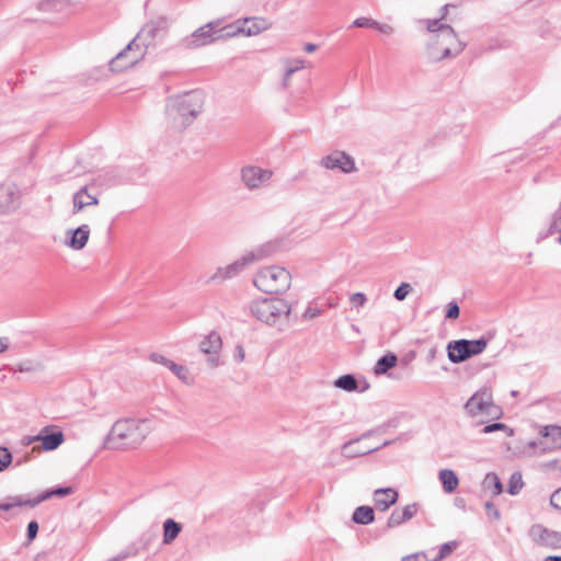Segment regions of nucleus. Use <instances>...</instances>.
<instances>
[{
  "label": "nucleus",
  "instance_id": "1a4fd4ad",
  "mask_svg": "<svg viewBox=\"0 0 561 561\" xmlns=\"http://www.w3.org/2000/svg\"><path fill=\"white\" fill-rule=\"evenodd\" d=\"M146 55L140 43L134 38L122 51H119L110 62V68L114 72L124 71L137 62H139Z\"/></svg>",
  "mask_w": 561,
  "mask_h": 561
},
{
  "label": "nucleus",
  "instance_id": "de8ad7c7",
  "mask_svg": "<svg viewBox=\"0 0 561 561\" xmlns=\"http://www.w3.org/2000/svg\"><path fill=\"white\" fill-rule=\"evenodd\" d=\"M38 523L36 520H31L27 525V529H26V535H27V539L30 541L34 540L38 534Z\"/></svg>",
  "mask_w": 561,
  "mask_h": 561
},
{
  "label": "nucleus",
  "instance_id": "338daca9",
  "mask_svg": "<svg viewBox=\"0 0 561 561\" xmlns=\"http://www.w3.org/2000/svg\"><path fill=\"white\" fill-rule=\"evenodd\" d=\"M435 354H436V350H435V348H432V350L430 351V353H428V356H430L431 358H434V357H435Z\"/></svg>",
  "mask_w": 561,
  "mask_h": 561
},
{
  "label": "nucleus",
  "instance_id": "58836bf2",
  "mask_svg": "<svg viewBox=\"0 0 561 561\" xmlns=\"http://www.w3.org/2000/svg\"><path fill=\"white\" fill-rule=\"evenodd\" d=\"M424 22L426 23V30L433 35L443 33V27H450L449 24L443 23L442 19H427Z\"/></svg>",
  "mask_w": 561,
  "mask_h": 561
},
{
  "label": "nucleus",
  "instance_id": "f8f14e48",
  "mask_svg": "<svg viewBox=\"0 0 561 561\" xmlns=\"http://www.w3.org/2000/svg\"><path fill=\"white\" fill-rule=\"evenodd\" d=\"M529 536L540 546L552 549L561 548V531L551 530L540 524H536L530 527Z\"/></svg>",
  "mask_w": 561,
  "mask_h": 561
},
{
  "label": "nucleus",
  "instance_id": "ea45409f",
  "mask_svg": "<svg viewBox=\"0 0 561 561\" xmlns=\"http://www.w3.org/2000/svg\"><path fill=\"white\" fill-rule=\"evenodd\" d=\"M496 431H504L507 436H512L514 434L513 430L511 427H508L504 423H491V424H488V425H485L481 430V433L490 434V433H493V432H496Z\"/></svg>",
  "mask_w": 561,
  "mask_h": 561
},
{
  "label": "nucleus",
  "instance_id": "49530a36",
  "mask_svg": "<svg viewBox=\"0 0 561 561\" xmlns=\"http://www.w3.org/2000/svg\"><path fill=\"white\" fill-rule=\"evenodd\" d=\"M375 20L371 18H357L353 21L352 26L354 27H370L373 28Z\"/></svg>",
  "mask_w": 561,
  "mask_h": 561
},
{
  "label": "nucleus",
  "instance_id": "e433bc0d",
  "mask_svg": "<svg viewBox=\"0 0 561 561\" xmlns=\"http://www.w3.org/2000/svg\"><path fill=\"white\" fill-rule=\"evenodd\" d=\"M458 543L456 541L445 542L439 547L438 553L433 557L430 561H442L447 558L456 548Z\"/></svg>",
  "mask_w": 561,
  "mask_h": 561
},
{
  "label": "nucleus",
  "instance_id": "f3484780",
  "mask_svg": "<svg viewBox=\"0 0 561 561\" xmlns=\"http://www.w3.org/2000/svg\"><path fill=\"white\" fill-rule=\"evenodd\" d=\"M244 36H255L271 27V22L262 16L242 18Z\"/></svg>",
  "mask_w": 561,
  "mask_h": 561
},
{
  "label": "nucleus",
  "instance_id": "7c9ffc66",
  "mask_svg": "<svg viewBox=\"0 0 561 561\" xmlns=\"http://www.w3.org/2000/svg\"><path fill=\"white\" fill-rule=\"evenodd\" d=\"M334 387L342 389L347 392L356 391L358 389V382L354 375L346 374L333 381Z\"/></svg>",
  "mask_w": 561,
  "mask_h": 561
},
{
  "label": "nucleus",
  "instance_id": "b1692460",
  "mask_svg": "<svg viewBox=\"0 0 561 561\" xmlns=\"http://www.w3.org/2000/svg\"><path fill=\"white\" fill-rule=\"evenodd\" d=\"M217 33L219 36V41L237 37L239 35L244 36V25L242 24V18L238 19L237 21L228 25L222 26L221 24L219 27H217Z\"/></svg>",
  "mask_w": 561,
  "mask_h": 561
},
{
  "label": "nucleus",
  "instance_id": "bb28decb",
  "mask_svg": "<svg viewBox=\"0 0 561 561\" xmlns=\"http://www.w3.org/2000/svg\"><path fill=\"white\" fill-rule=\"evenodd\" d=\"M182 530V525L172 518H168L163 523V543L170 545L175 540Z\"/></svg>",
  "mask_w": 561,
  "mask_h": 561
},
{
  "label": "nucleus",
  "instance_id": "5701e85b",
  "mask_svg": "<svg viewBox=\"0 0 561 561\" xmlns=\"http://www.w3.org/2000/svg\"><path fill=\"white\" fill-rule=\"evenodd\" d=\"M37 438L42 442L41 447L38 449L51 451L57 449L65 440V436L62 432H51V433H44L37 435Z\"/></svg>",
  "mask_w": 561,
  "mask_h": 561
},
{
  "label": "nucleus",
  "instance_id": "774afa93",
  "mask_svg": "<svg viewBox=\"0 0 561 561\" xmlns=\"http://www.w3.org/2000/svg\"><path fill=\"white\" fill-rule=\"evenodd\" d=\"M288 82H289V79H286V76H284V79H283V87H284V88H287V87H288Z\"/></svg>",
  "mask_w": 561,
  "mask_h": 561
},
{
  "label": "nucleus",
  "instance_id": "412c9836",
  "mask_svg": "<svg viewBox=\"0 0 561 561\" xmlns=\"http://www.w3.org/2000/svg\"><path fill=\"white\" fill-rule=\"evenodd\" d=\"M417 512L416 504H409L402 511L394 510L388 518L387 526L389 528L398 527L404 522L411 519Z\"/></svg>",
  "mask_w": 561,
  "mask_h": 561
},
{
  "label": "nucleus",
  "instance_id": "6e6d98bb",
  "mask_svg": "<svg viewBox=\"0 0 561 561\" xmlns=\"http://www.w3.org/2000/svg\"><path fill=\"white\" fill-rule=\"evenodd\" d=\"M289 67L295 69V71H298L299 69L305 68V61L301 59H297L294 61V65H289Z\"/></svg>",
  "mask_w": 561,
  "mask_h": 561
},
{
  "label": "nucleus",
  "instance_id": "6e6552de",
  "mask_svg": "<svg viewBox=\"0 0 561 561\" xmlns=\"http://www.w3.org/2000/svg\"><path fill=\"white\" fill-rule=\"evenodd\" d=\"M222 23L224 19H217L198 27L191 34V36L183 39L184 47L187 49H196L219 41L217 27Z\"/></svg>",
  "mask_w": 561,
  "mask_h": 561
},
{
  "label": "nucleus",
  "instance_id": "4c0bfd02",
  "mask_svg": "<svg viewBox=\"0 0 561 561\" xmlns=\"http://www.w3.org/2000/svg\"><path fill=\"white\" fill-rule=\"evenodd\" d=\"M523 486L524 482L522 474L519 472H514L510 478L507 492L512 495H516L519 493Z\"/></svg>",
  "mask_w": 561,
  "mask_h": 561
},
{
  "label": "nucleus",
  "instance_id": "7ed1b4c3",
  "mask_svg": "<svg viewBox=\"0 0 561 561\" xmlns=\"http://www.w3.org/2000/svg\"><path fill=\"white\" fill-rule=\"evenodd\" d=\"M249 310L256 320L276 327L278 331H284L289 325L291 306L285 299H255L250 304Z\"/></svg>",
  "mask_w": 561,
  "mask_h": 561
},
{
  "label": "nucleus",
  "instance_id": "37998d69",
  "mask_svg": "<svg viewBox=\"0 0 561 561\" xmlns=\"http://www.w3.org/2000/svg\"><path fill=\"white\" fill-rule=\"evenodd\" d=\"M229 278V275H226V266L225 267H218L216 272L206 280L207 284L209 283H216L220 284Z\"/></svg>",
  "mask_w": 561,
  "mask_h": 561
},
{
  "label": "nucleus",
  "instance_id": "e2e57ef3",
  "mask_svg": "<svg viewBox=\"0 0 561 561\" xmlns=\"http://www.w3.org/2000/svg\"><path fill=\"white\" fill-rule=\"evenodd\" d=\"M295 72H296L295 69H293L289 66H287L284 76H286V79H289Z\"/></svg>",
  "mask_w": 561,
  "mask_h": 561
},
{
  "label": "nucleus",
  "instance_id": "4468645a",
  "mask_svg": "<svg viewBox=\"0 0 561 561\" xmlns=\"http://www.w3.org/2000/svg\"><path fill=\"white\" fill-rule=\"evenodd\" d=\"M222 341L218 333L210 332L199 343L202 353L207 354V364L209 367L215 368L219 366L218 353L221 350Z\"/></svg>",
  "mask_w": 561,
  "mask_h": 561
},
{
  "label": "nucleus",
  "instance_id": "4be33fe9",
  "mask_svg": "<svg viewBox=\"0 0 561 561\" xmlns=\"http://www.w3.org/2000/svg\"><path fill=\"white\" fill-rule=\"evenodd\" d=\"M159 31V23L149 22L145 24V26L138 32L135 39L137 41V43H140L144 49H147V47H149L153 43Z\"/></svg>",
  "mask_w": 561,
  "mask_h": 561
},
{
  "label": "nucleus",
  "instance_id": "603ef678",
  "mask_svg": "<svg viewBox=\"0 0 561 561\" xmlns=\"http://www.w3.org/2000/svg\"><path fill=\"white\" fill-rule=\"evenodd\" d=\"M37 368H38V365L34 364L32 360H26V362L21 363L18 366L16 370H19L21 373H30V371H35Z\"/></svg>",
  "mask_w": 561,
  "mask_h": 561
},
{
  "label": "nucleus",
  "instance_id": "39448f33",
  "mask_svg": "<svg viewBox=\"0 0 561 561\" xmlns=\"http://www.w3.org/2000/svg\"><path fill=\"white\" fill-rule=\"evenodd\" d=\"M290 282V273L276 265L262 268L253 279L254 286L266 294H283L289 289Z\"/></svg>",
  "mask_w": 561,
  "mask_h": 561
},
{
  "label": "nucleus",
  "instance_id": "13d9d810",
  "mask_svg": "<svg viewBox=\"0 0 561 561\" xmlns=\"http://www.w3.org/2000/svg\"><path fill=\"white\" fill-rule=\"evenodd\" d=\"M9 347L8 345V339L5 337H0V353L7 351Z\"/></svg>",
  "mask_w": 561,
  "mask_h": 561
},
{
  "label": "nucleus",
  "instance_id": "72a5a7b5",
  "mask_svg": "<svg viewBox=\"0 0 561 561\" xmlns=\"http://www.w3.org/2000/svg\"><path fill=\"white\" fill-rule=\"evenodd\" d=\"M18 506L34 507L32 504V499H25L24 496H14L9 502L0 503V511H9Z\"/></svg>",
  "mask_w": 561,
  "mask_h": 561
},
{
  "label": "nucleus",
  "instance_id": "0e129e2a",
  "mask_svg": "<svg viewBox=\"0 0 561 561\" xmlns=\"http://www.w3.org/2000/svg\"><path fill=\"white\" fill-rule=\"evenodd\" d=\"M545 561H561V557L559 556H549L545 559Z\"/></svg>",
  "mask_w": 561,
  "mask_h": 561
},
{
  "label": "nucleus",
  "instance_id": "4d7b16f0",
  "mask_svg": "<svg viewBox=\"0 0 561 561\" xmlns=\"http://www.w3.org/2000/svg\"><path fill=\"white\" fill-rule=\"evenodd\" d=\"M38 440H39V438H37V435L36 436H26L23 438V444L25 446H28V445L33 444L34 442H38Z\"/></svg>",
  "mask_w": 561,
  "mask_h": 561
},
{
  "label": "nucleus",
  "instance_id": "680f3d73",
  "mask_svg": "<svg viewBox=\"0 0 561 561\" xmlns=\"http://www.w3.org/2000/svg\"><path fill=\"white\" fill-rule=\"evenodd\" d=\"M538 446H540V447L542 448L545 445H543V443H542V442L537 443V442H535V440H531V442H529V443L527 444V447H528V448H536V447H538Z\"/></svg>",
  "mask_w": 561,
  "mask_h": 561
},
{
  "label": "nucleus",
  "instance_id": "c03bdc74",
  "mask_svg": "<svg viewBox=\"0 0 561 561\" xmlns=\"http://www.w3.org/2000/svg\"><path fill=\"white\" fill-rule=\"evenodd\" d=\"M485 513L488 515V517L492 520H497L500 519L501 517V514H500V511L497 510V507L495 506L494 503L492 502H486L485 505Z\"/></svg>",
  "mask_w": 561,
  "mask_h": 561
},
{
  "label": "nucleus",
  "instance_id": "6ab92c4d",
  "mask_svg": "<svg viewBox=\"0 0 561 561\" xmlns=\"http://www.w3.org/2000/svg\"><path fill=\"white\" fill-rule=\"evenodd\" d=\"M540 434L545 438L551 439V445H546L540 450V455L550 450L560 449L561 448V426L558 425H547L542 427Z\"/></svg>",
  "mask_w": 561,
  "mask_h": 561
},
{
  "label": "nucleus",
  "instance_id": "79ce46f5",
  "mask_svg": "<svg viewBox=\"0 0 561 561\" xmlns=\"http://www.w3.org/2000/svg\"><path fill=\"white\" fill-rule=\"evenodd\" d=\"M412 291V286L409 283H401L393 293V297L402 301Z\"/></svg>",
  "mask_w": 561,
  "mask_h": 561
},
{
  "label": "nucleus",
  "instance_id": "2eb2a0df",
  "mask_svg": "<svg viewBox=\"0 0 561 561\" xmlns=\"http://www.w3.org/2000/svg\"><path fill=\"white\" fill-rule=\"evenodd\" d=\"M150 360H152L153 363H157V364L165 366L179 379H181L185 383H190L191 382L190 371H188L187 367H185L183 365H180V364H176L173 360H171V359L167 358L165 356H163L161 354H158V353H152L150 355Z\"/></svg>",
  "mask_w": 561,
  "mask_h": 561
},
{
  "label": "nucleus",
  "instance_id": "a878e982",
  "mask_svg": "<svg viewBox=\"0 0 561 561\" xmlns=\"http://www.w3.org/2000/svg\"><path fill=\"white\" fill-rule=\"evenodd\" d=\"M352 520L358 525H368L375 520V512L371 506H358L352 516Z\"/></svg>",
  "mask_w": 561,
  "mask_h": 561
},
{
  "label": "nucleus",
  "instance_id": "9d476101",
  "mask_svg": "<svg viewBox=\"0 0 561 561\" xmlns=\"http://www.w3.org/2000/svg\"><path fill=\"white\" fill-rule=\"evenodd\" d=\"M273 171L259 165H244L240 170V179L249 191H256L267 186Z\"/></svg>",
  "mask_w": 561,
  "mask_h": 561
},
{
  "label": "nucleus",
  "instance_id": "a19ab883",
  "mask_svg": "<svg viewBox=\"0 0 561 561\" xmlns=\"http://www.w3.org/2000/svg\"><path fill=\"white\" fill-rule=\"evenodd\" d=\"M13 461L12 453L9 448L0 446V472H3L9 468Z\"/></svg>",
  "mask_w": 561,
  "mask_h": 561
},
{
  "label": "nucleus",
  "instance_id": "473e14b6",
  "mask_svg": "<svg viewBox=\"0 0 561 561\" xmlns=\"http://www.w3.org/2000/svg\"><path fill=\"white\" fill-rule=\"evenodd\" d=\"M249 260L250 257L247 259L245 255L243 254L241 259L226 266V275H229V278L236 277L239 273H241L244 270L245 266L250 264Z\"/></svg>",
  "mask_w": 561,
  "mask_h": 561
},
{
  "label": "nucleus",
  "instance_id": "393cba45",
  "mask_svg": "<svg viewBox=\"0 0 561 561\" xmlns=\"http://www.w3.org/2000/svg\"><path fill=\"white\" fill-rule=\"evenodd\" d=\"M72 492H73L72 486H56V488L46 490L43 493H41L38 496H36L35 499H32V504L35 507L39 503H42L46 500H49L53 496L65 497V496L72 494Z\"/></svg>",
  "mask_w": 561,
  "mask_h": 561
},
{
  "label": "nucleus",
  "instance_id": "c756f323",
  "mask_svg": "<svg viewBox=\"0 0 561 561\" xmlns=\"http://www.w3.org/2000/svg\"><path fill=\"white\" fill-rule=\"evenodd\" d=\"M275 250V245L272 243H266L263 245L257 247L256 249L247 252L244 255L247 259L250 257L249 263H253L255 261H260L262 259H265L270 256Z\"/></svg>",
  "mask_w": 561,
  "mask_h": 561
},
{
  "label": "nucleus",
  "instance_id": "a211bd4d",
  "mask_svg": "<svg viewBox=\"0 0 561 561\" xmlns=\"http://www.w3.org/2000/svg\"><path fill=\"white\" fill-rule=\"evenodd\" d=\"M398 500V492L394 489H378L374 493L375 505L379 511H387Z\"/></svg>",
  "mask_w": 561,
  "mask_h": 561
},
{
  "label": "nucleus",
  "instance_id": "052dcab7",
  "mask_svg": "<svg viewBox=\"0 0 561 561\" xmlns=\"http://www.w3.org/2000/svg\"><path fill=\"white\" fill-rule=\"evenodd\" d=\"M317 49V45L312 43H308L305 45V50L307 53H313Z\"/></svg>",
  "mask_w": 561,
  "mask_h": 561
},
{
  "label": "nucleus",
  "instance_id": "5fc2aeb1",
  "mask_svg": "<svg viewBox=\"0 0 561 561\" xmlns=\"http://www.w3.org/2000/svg\"><path fill=\"white\" fill-rule=\"evenodd\" d=\"M432 558L427 553H415L412 556L404 557L402 561H430Z\"/></svg>",
  "mask_w": 561,
  "mask_h": 561
},
{
  "label": "nucleus",
  "instance_id": "c9c22d12",
  "mask_svg": "<svg viewBox=\"0 0 561 561\" xmlns=\"http://www.w3.org/2000/svg\"><path fill=\"white\" fill-rule=\"evenodd\" d=\"M484 485L488 489H493V494L499 495L503 492V484L495 473H488L484 479Z\"/></svg>",
  "mask_w": 561,
  "mask_h": 561
},
{
  "label": "nucleus",
  "instance_id": "dca6fc26",
  "mask_svg": "<svg viewBox=\"0 0 561 561\" xmlns=\"http://www.w3.org/2000/svg\"><path fill=\"white\" fill-rule=\"evenodd\" d=\"M67 234H70V237L66 240V245L73 250H82L88 243L90 228L88 225H82L77 229L69 230Z\"/></svg>",
  "mask_w": 561,
  "mask_h": 561
},
{
  "label": "nucleus",
  "instance_id": "f03ea898",
  "mask_svg": "<svg viewBox=\"0 0 561 561\" xmlns=\"http://www.w3.org/2000/svg\"><path fill=\"white\" fill-rule=\"evenodd\" d=\"M152 430L151 421L148 419H121L112 425L106 444L115 449L136 447Z\"/></svg>",
  "mask_w": 561,
  "mask_h": 561
},
{
  "label": "nucleus",
  "instance_id": "a18cd8bd",
  "mask_svg": "<svg viewBox=\"0 0 561 561\" xmlns=\"http://www.w3.org/2000/svg\"><path fill=\"white\" fill-rule=\"evenodd\" d=\"M460 314V308L458 306L457 302L455 301H451L447 305V310H446V318L447 319H457Z\"/></svg>",
  "mask_w": 561,
  "mask_h": 561
},
{
  "label": "nucleus",
  "instance_id": "3c124183",
  "mask_svg": "<svg viewBox=\"0 0 561 561\" xmlns=\"http://www.w3.org/2000/svg\"><path fill=\"white\" fill-rule=\"evenodd\" d=\"M373 28L386 35H390L393 33V27L391 25L386 23H379L377 21L374 22Z\"/></svg>",
  "mask_w": 561,
  "mask_h": 561
},
{
  "label": "nucleus",
  "instance_id": "864d4df0",
  "mask_svg": "<svg viewBox=\"0 0 561 561\" xmlns=\"http://www.w3.org/2000/svg\"><path fill=\"white\" fill-rule=\"evenodd\" d=\"M550 504L561 511V488L554 491L550 497Z\"/></svg>",
  "mask_w": 561,
  "mask_h": 561
},
{
  "label": "nucleus",
  "instance_id": "9b49d317",
  "mask_svg": "<svg viewBox=\"0 0 561 561\" xmlns=\"http://www.w3.org/2000/svg\"><path fill=\"white\" fill-rule=\"evenodd\" d=\"M319 164L327 170L339 169L343 173H352L356 170L354 159L345 151L334 150L324 156L319 161Z\"/></svg>",
  "mask_w": 561,
  "mask_h": 561
},
{
  "label": "nucleus",
  "instance_id": "f257e3e1",
  "mask_svg": "<svg viewBox=\"0 0 561 561\" xmlns=\"http://www.w3.org/2000/svg\"><path fill=\"white\" fill-rule=\"evenodd\" d=\"M204 96L199 91H191L170 96L165 104V115L174 129L186 128L203 111Z\"/></svg>",
  "mask_w": 561,
  "mask_h": 561
},
{
  "label": "nucleus",
  "instance_id": "f704fd0d",
  "mask_svg": "<svg viewBox=\"0 0 561 561\" xmlns=\"http://www.w3.org/2000/svg\"><path fill=\"white\" fill-rule=\"evenodd\" d=\"M561 232V209L560 207L552 214L549 229L546 233H540V238Z\"/></svg>",
  "mask_w": 561,
  "mask_h": 561
},
{
  "label": "nucleus",
  "instance_id": "69168bd1",
  "mask_svg": "<svg viewBox=\"0 0 561 561\" xmlns=\"http://www.w3.org/2000/svg\"><path fill=\"white\" fill-rule=\"evenodd\" d=\"M27 460H28V457H27V456H25V457H23V458L18 459L15 465H16V466H21V465H23L24 462H26Z\"/></svg>",
  "mask_w": 561,
  "mask_h": 561
},
{
  "label": "nucleus",
  "instance_id": "2f4dec72",
  "mask_svg": "<svg viewBox=\"0 0 561 561\" xmlns=\"http://www.w3.org/2000/svg\"><path fill=\"white\" fill-rule=\"evenodd\" d=\"M358 440H351V442H347L345 443L343 446H342V454L345 456V457H348V458H354V457H358V456H363V455H367L369 453H373L375 450H378L379 447H374V448H355L354 445L357 443Z\"/></svg>",
  "mask_w": 561,
  "mask_h": 561
},
{
  "label": "nucleus",
  "instance_id": "ddd939ff",
  "mask_svg": "<svg viewBox=\"0 0 561 561\" xmlns=\"http://www.w3.org/2000/svg\"><path fill=\"white\" fill-rule=\"evenodd\" d=\"M21 191L13 183L0 185V214L15 211L21 204Z\"/></svg>",
  "mask_w": 561,
  "mask_h": 561
},
{
  "label": "nucleus",
  "instance_id": "20e7f679",
  "mask_svg": "<svg viewBox=\"0 0 561 561\" xmlns=\"http://www.w3.org/2000/svg\"><path fill=\"white\" fill-rule=\"evenodd\" d=\"M465 48L466 44L459 39L451 26L443 27V33L432 35L427 45V55L433 61H442L457 57Z\"/></svg>",
  "mask_w": 561,
  "mask_h": 561
},
{
  "label": "nucleus",
  "instance_id": "aec40b11",
  "mask_svg": "<svg viewBox=\"0 0 561 561\" xmlns=\"http://www.w3.org/2000/svg\"><path fill=\"white\" fill-rule=\"evenodd\" d=\"M99 199L89 193V185L81 187L73 195V213L81 211L87 206L98 205Z\"/></svg>",
  "mask_w": 561,
  "mask_h": 561
},
{
  "label": "nucleus",
  "instance_id": "8fccbe9b",
  "mask_svg": "<svg viewBox=\"0 0 561 561\" xmlns=\"http://www.w3.org/2000/svg\"><path fill=\"white\" fill-rule=\"evenodd\" d=\"M322 313V309L321 308H318V307H308L302 317L304 319L306 320H311V319H314L317 318L318 316H320Z\"/></svg>",
  "mask_w": 561,
  "mask_h": 561
},
{
  "label": "nucleus",
  "instance_id": "423d86ee",
  "mask_svg": "<svg viewBox=\"0 0 561 561\" xmlns=\"http://www.w3.org/2000/svg\"><path fill=\"white\" fill-rule=\"evenodd\" d=\"M466 413L471 417L485 416L486 419H500L502 410L493 402L490 389L482 388L473 393L463 407Z\"/></svg>",
  "mask_w": 561,
  "mask_h": 561
},
{
  "label": "nucleus",
  "instance_id": "bf43d9fd",
  "mask_svg": "<svg viewBox=\"0 0 561 561\" xmlns=\"http://www.w3.org/2000/svg\"><path fill=\"white\" fill-rule=\"evenodd\" d=\"M449 7H451V5L445 4L440 8V18L439 19L444 20L446 18Z\"/></svg>",
  "mask_w": 561,
  "mask_h": 561
},
{
  "label": "nucleus",
  "instance_id": "0eeeda50",
  "mask_svg": "<svg viewBox=\"0 0 561 561\" xmlns=\"http://www.w3.org/2000/svg\"><path fill=\"white\" fill-rule=\"evenodd\" d=\"M488 346V340H454L447 344V357L453 364H460L472 356L481 354Z\"/></svg>",
  "mask_w": 561,
  "mask_h": 561
},
{
  "label": "nucleus",
  "instance_id": "09e8293b",
  "mask_svg": "<svg viewBox=\"0 0 561 561\" xmlns=\"http://www.w3.org/2000/svg\"><path fill=\"white\" fill-rule=\"evenodd\" d=\"M351 304L354 307H363L367 300L365 294L363 293H355L351 296Z\"/></svg>",
  "mask_w": 561,
  "mask_h": 561
},
{
  "label": "nucleus",
  "instance_id": "c85d7f7f",
  "mask_svg": "<svg viewBox=\"0 0 561 561\" xmlns=\"http://www.w3.org/2000/svg\"><path fill=\"white\" fill-rule=\"evenodd\" d=\"M398 363V357L396 354L393 353H388L383 356H381L375 367H374V373L375 375H383L386 373H388L391 368H393Z\"/></svg>",
  "mask_w": 561,
  "mask_h": 561
},
{
  "label": "nucleus",
  "instance_id": "cd10ccee",
  "mask_svg": "<svg viewBox=\"0 0 561 561\" xmlns=\"http://www.w3.org/2000/svg\"><path fill=\"white\" fill-rule=\"evenodd\" d=\"M438 477L446 493H451L457 489L459 480L451 469H442Z\"/></svg>",
  "mask_w": 561,
  "mask_h": 561
}]
</instances>
